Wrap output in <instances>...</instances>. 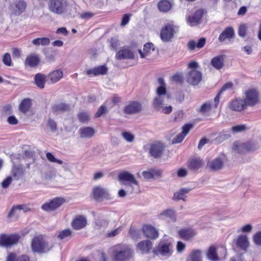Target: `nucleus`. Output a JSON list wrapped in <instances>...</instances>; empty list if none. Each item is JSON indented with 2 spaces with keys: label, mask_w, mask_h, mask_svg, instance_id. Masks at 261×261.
Returning a JSON list of instances; mask_svg holds the SVG:
<instances>
[{
  "label": "nucleus",
  "mask_w": 261,
  "mask_h": 261,
  "mask_svg": "<svg viewBox=\"0 0 261 261\" xmlns=\"http://www.w3.org/2000/svg\"><path fill=\"white\" fill-rule=\"evenodd\" d=\"M191 191V189L188 188H181L179 191L174 193L173 197V200H182L186 201V194L188 193Z\"/></svg>",
  "instance_id": "c9c22d12"
},
{
  "label": "nucleus",
  "mask_w": 261,
  "mask_h": 261,
  "mask_svg": "<svg viewBox=\"0 0 261 261\" xmlns=\"http://www.w3.org/2000/svg\"><path fill=\"white\" fill-rule=\"evenodd\" d=\"M95 133L94 129L91 127H85L80 129V135L82 138H91Z\"/></svg>",
  "instance_id": "79ce46f5"
},
{
  "label": "nucleus",
  "mask_w": 261,
  "mask_h": 261,
  "mask_svg": "<svg viewBox=\"0 0 261 261\" xmlns=\"http://www.w3.org/2000/svg\"><path fill=\"white\" fill-rule=\"evenodd\" d=\"M107 109L106 106H101L98 109L95 114V117L98 118L101 116L103 114L107 112Z\"/></svg>",
  "instance_id": "69168bd1"
},
{
  "label": "nucleus",
  "mask_w": 261,
  "mask_h": 261,
  "mask_svg": "<svg viewBox=\"0 0 261 261\" xmlns=\"http://www.w3.org/2000/svg\"><path fill=\"white\" fill-rule=\"evenodd\" d=\"M87 225L86 217L82 215L75 216L71 223V226L73 229L79 230L84 228Z\"/></svg>",
  "instance_id": "f8f14e48"
},
{
  "label": "nucleus",
  "mask_w": 261,
  "mask_h": 261,
  "mask_svg": "<svg viewBox=\"0 0 261 261\" xmlns=\"http://www.w3.org/2000/svg\"><path fill=\"white\" fill-rule=\"evenodd\" d=\"M142 109V105L137 101H132L124 108V113L126 114H134L139 113Z\"/></svg>",
  "instance_id": "4468645a"
},
{
  "label": "nucleus",
  "mask_w": 261,
  "mask_h": 261,
  "mask_svg": "<svg viewBox=\"0 0 261 261\" xmlns=\"http://www.w3.org/2000/svg\"><path fill=\"white\" fill-rule=\"evenodd\" d=\"M117 60L133 59L134 58V54L128 46L123 47L116 54Z\"/></svg>",
  "instance_id": "a211bd4d"
},
{
  "label": "nucleus",
  "mask_w": 261,
  "mask_h": 261,
  "mask_svg": "<svg viewBox=\"0 0 261 261\" xmlns=\"http://www.w3.org/2000/svg\"><path fill=\"white\" fill-rule=\"evenodd\" d=\"M207 258L211 261H218L219 257L217 252V248L215 246H210L206 253Z\"/></svg>",
  "instance_id": "58836bf2"
},
{
  "label": "nucleus",
  "mask_w": 261,
  "mask_h": 261,
  "mask_svg": "<svg viewBox=\"0 0 261 261\" xmlns=\"http://www.w3.org/2000/svg\"><path fill=\"white\" fill-rule=\"evenodd\" d=\"M206 39L204 38H200L198 42L193 40H190L187 44V47L189 50L192 51L196 48H202L205 44Z\"/></svg>",
  "instance_id": "b1692460"
},
{
  "label": "nucleus",
  "mask_w": 261,
  "mask_h": 261,
  "mask_svg": "<svg viewBox=\"0 0 261 261\" xmlns=\"http://www.w3.org/2000/svg\"><path fill=\"white\" fill-rule=\"evenodd\" d=\"M172 7L171 3L168 0H161L158 4L159 10L163 12H167Z\"/></svg>",
  "instance_id": "a19ab883"
},
{
  "label": "nucleus",
  "mask_w": 261,
  "mask_h": 261,
  "mask_svg": "<svg viewBox=\"0 0 261 261\" xmlns=\"http://www.w3.org/2000/svg\"><path fill=\"white\" fill-rule=\"evenodd\" d=\"M152 242L149 240H145L139 242L137 246V249L142 254H148L152 249Z\"/></svg>",
  "instance_id": "412c9836"
},
{
  "label": "nucleus",
  "mask_w": 261,
  "mask_h": 261,
  "mask_svg": "<svg viewBox=\"0 0 261 261\" xmlns=\"http://www.w3.org/2000/svg\"><path fill=\"white\" fill-rule=\"evenodd\" d=\"M131 16H132V15L129 14H124L123 16L122 20H121V22L120 23L121 26L124 27L125 25H126L129 21Z\"/></svg>",
  "instance_id": "680f3d73"
},
{
  "label": "nucleus",
  "mask_w": 261,
  "mask_h": 261,
  "mask_svg": "<svg viewBox=\"0 0 261 261\" xmlns=\"http://www.w3.org/2000/svg\"><path fill=\"white\" fill-rule=\"evenodd\" d=\"M67 0H49L48 9L56 14H62L66 11L67 7Z\"/></svg>",
  "instance_id": "7ed1b4c3"
},
{
  "label": "nucleus",
  "mask_w": 261,
  "mask_h": 261,
  "mask_svg": "<svg viewBox=\"0 0 261 261\" xmlns=\"http://www.w3.org/2000/svg\"><path fill=\"white\" fill-rule=\"evenodd\" d=\"M143 177L147 179L153 178L154 176H160L161 172L160 170L151 169L149 171H144L142 172Z\"/></svg>",
  "instance_id": "37998d69"
},
{
  "label": "nucleus",
  "mask_w": 261,
  "mask_h": 261,
  "mask_svg": "<svg viewBox=\"0 0 261 261\" xmlns=\"http://www.w3.org/2000/svg\"><path fill=\"white\" fill-rule=\"evenodd\" d=\"M171 80L177 84H182L184 81V77L181 73H177L171 77Z\"/></svg>",
  "instance_id": "8fccbe9b"
},
{
  "label": "nucleus",
  "mask_w": 261,
  "mask_h": 261,
  "mask_svg": "<svg viewBox=\"0 0 261 261\" xmlns=\"http://www.w3.org/2000/svg\"><path fill=\"white\" fill-rule=\"evenodd\" d=\"M53 112L58 113V112H64L68 111L70 110V107L68 104L65 103H60L55 104L51 107Z\"/></svg>",
  "instance_id": "4c0bfd02"
},
{
  "label": "nucleus",
  "mask_w": 261,
  "mask_h": 261,
  "mask_svg": "<svg viewBox=\"0 0 261 261\" xmlns=\"http://www.w3.org/2000/svg\"><path fill=\"white\" fill-rule=\"evenodd\" d=\"M178 234L181 239L185 241H188L196 235V232L192 228L188 227L180 229Z\"/></svg>",
  "instance_id": "4be33fe9"
},
{
  "label": "nucleus",
  "mask_w": 261,
  "mask_h": 261,
  "mask_svg": "<svg viewBox=\"0 0 261 261\" xmlns=\"http://www.w3.org/2000/svg\"><path fill=\"white\" fill-rule=\"evenodd\" d=\"M79 120L82 123H85L89 121V115L86 112H82L79 113L77 115Z\"/></svg>",
  "instance_id": "864d4df0"
},
{
  "label": "nucleus",
  "mask_w": 261,
  "mask_h": 261,
  "mask_svg": "<svg viewBox=\"0 0 261 261\" xmlns=\"http://www.w3.org/2000/svg\"><path fill=\"white\" fill-rule=\"evenodd\" d=\"M154 46L152 43H147L144 45L143 51L141 49L139 50V53L141 58H144L149 56L152 52L154 51Z\"/></svg>",
  "instance_id": "2f4dec72"
},
{
  "label": "nucleus",
  "mask_w": 261,
  "mask_h": 261,
  "mask_svg": "<svg viewBox=\"0 0 261 261\" xmlns=\"http://www.w3.org/2000/svg\"><path fill=\"white\" fill-rule=\"evenodd\" d=\"M6 261H31L30 257L27 254L17 255L15 252L8 253Z\"/></svg>",
  "instance_id": "bb28decb"
},
{
  "label": "nucleus",
  "mask_w": 261,
  "mask_h": 261,
  "mask_svg": "<svg viewBox=\"0 0 261 261\" xmlns=\"http://www.w3.org/2000/svg\"><path fill=\"white\" fill-rule=\"evenodd\" d=\"M212 106L210 102H205L201 105L200 108V112L202 113H205L210 112L212 108Z\"/></svg>",
  "instance_id": "5fc2aeb1"
},
{
  "label": "nucleus",
  "mask_w": 261,
  "mask_h": 261,
  "mask_svg": "<svg viewBox=\"0 0 261 261\" xmlns=\"http://www.w3.org/2000/svg\"><path fill=\"white\" fill-rule=\"evenodd\" d=\"M209 166L212 170H218L222 168L223 162L221 158H218L211 161Z\"/></svg>",
  "instance_id": "c03bdc74"
},
{
  "label": "nucleus",
  "mask_w": 261,
  "mask_h": 261,
  "mask_svg": "<svg viewBox=\"0 0 261 261\" xmlns=\"http://www.w3.org/2000/svg\"><path fill=\"white\" fill-rule=\"evenodd\" d=\"M129 233L130 237L133 239H138L140 238V233L139 230L134 227H131L129 230Z\"/></svg>",
  "instance_id": "bf43d9fd"
},
{
  "label": "nucleus",
  "mask_w": 261,
  "mask_h": 261,
  "mask_svg": "<svg viewBox=\"0 0 261 261\" xmlns=\"http://www.w3.org/2000/svg\"><path fill=\"white\" fill-rule=\"evenodd\" d=\"M46 77L43 74L37 73L34 77L35 83L36 86L40 89H43L45 87Z\"/></svg>",
  "instance_id": "ea45409f"
},
{
  "label": "nucleus",
  "mask_w": 261,
  "mask_h": 261,
  "mask_svg": "<svg viewBox=\"0 0 261 261\" xmlns=\"http://www.w3.org/2000/svg\"><path fill=\"white\" fill-rule=\"evenodd\" d=\"M224 56L220 55L216 56L211 60V65L217 69H221L224 66Z\"/></svg>",
  "instance_id": "7c9ffc66"
},
{
  "label": "nucleus",
  "mask_w": 261,
  "mask_h": 261,
  "mask_svg": "<svg viewBox=\"0 0 261 261\" xmlns=\"http://www.w3.org/2000/svg\"><path fill=\"white\" fill-rule=\"evenodd\" d=\"M247 28L245 24L240 25L238 30V34L240 37H244L246 36Z\"/></svg>",
  "instance_id": "0e129e2a"
},
{
  "label": "nucleus",
  "mask_w": 261,
  "mask_h": 261,
  "mask_svg": "<svg viewBox=\"0 0 261 261\" xmlns=\"http://www.w3.org/2000/svg\"><path fill=\"white\" fill-rule=\"evenodd\" d=\"M166 86L164 85L160 86L157 88L156 93L159 96H162L163 95L166 94Z\"/></svg>",
  "instance_id": "338daca9"
},
{
  "label": "nucleus",
  "mask_w": 261,
  "mask_h": 261,
  "mask_svg": "<svg viewBox=\"0 0 261 261\" xmlns=\"http://www.w3.org/2000/svg\"><path fill=\"white\" fill-rule=\"evenodd\" d=\"M133 250L127 245L117 244L113 247L114 261H127L133 257Z\"/></svg>",
  "instance_id": "f03ea898"
},
{
  "label": "nucleus",
  "mask_w": 261,
  "mask_h": 261,
  "mask_svg": "<svg viewBox=\"0 0 261 261\" xmlns=\"http://www.w3.org/2000/svg\"><path fill=\"white\" fill-rule=\"evenodd\" d=\"M144 236L150 240H154L159 237L158 230L150 224H144L142 227Z\"/></svg>",
  "instance_id": "9d476101"
},
{
  "label": "nucleus",
  "mask_w": 261,
  "mask_h": 261,
  "mask_svg": "<svg viewBox=\"0 0 261 261\" xmlns=\"http://www.w3.org/2000/svg\"><path fill=\"white\" fill-rule=\"evenodd\" d=\"M244 99L247 107H252L257 105L260 101L259 94L255 88H250L245 92Z\"/></svg>",
  "instance_id": "20e7f679"
},
{
  "label": "nucleus",
  "mask_w": 261,
  "mask_h": 261,
  "mask_svg": "<svg viewBox=\"0 0 261 261\" xmlns=\"http://www.w3.org/2000/svg\"><path fill=\"white\" fill-rule=\"evenodd\" d=\"M72 234V231L70 229H65L60 231L58 235V238L62 240L67 237H69Z\"/></svg>",
  "instance_id": "09e8293b"
},
{
  "label": "nucleus",
  "mask_w": 261,
  "mask_h": 261,
  "mask_svg": "<svg viewBox=\"0 0 261 261\" xmlns=\"http://www.w3.org/2000/svg\"><path fill=\"white\" fill-rule=\"evenodd\" d=\"M228 107L231 110L237 112H241L247 107L244 100L241 98L232 100L229 102Z\"/></svg>",
  "instance_id": "dca6fc26"
},
{
  "label": "nucleus",
  "mask_w": 261,
  "mask_h": 261,
  "mask_svg": "<svg viewBox=\"0 0 261 261\" xmlns=\"http://www.w3.org/2000/svg\"><path fill=\"white\" fill-rule=\"evenodd\" d=\"M202 160L200 158H191L188 162V167L192 170L199 169L203 165Z\"/></svg>",
  "instance_id": "c756f323"
},
{
  "label": "nucleus",
  "mask_w": 261,
  "mask_h": 261,
  "mask_svg": "<svg viewBox=\"0 0 261 261\" xmlns=\"http://www.w3.org/2000/svg\"><path fill=\"white\" fill-rule=\"evenodd\" d=\"M50 43L49 39L47 37L35 38L32 41V44L35 46H46Z\"/></svg>",
  "instance_id": "49530a36"
},
{
  "label": "nucleus",
  "mask_w": 261,
  "mask_h": 261,
  "mask_svg": "<svg viewBox=\"0 0 261 261\" xmlns=\"http://www.w3.org/2000/svg\"><path fill=\"white\" fill-rule=\"evenodd\" d=\"M171 243L168 240L161 241L158 246L153 250V252L156 255L170 256L171 254Z\"/></svg>",
  "instance_id": "0eeeda50"
},
{
  "label": "nucleus",
  "mask_w": 261,
  "mask_h": 261,
  "mask_svg": "<svg viewBox=\"0 0 261 261\" xmlns=\"http://www.w3.org/2000/svg\"><path fill=\"white\" fill-rule=\"evenodd\" d=\"M12 181V178L11 176H8L5 178L2 182V186L3 188H8Z\"/></svg>",
  "instance_id": "774afa93"
},
{
  "label": "nucleus",
  "mask_w": 261,
  "mask_h": 261,
  "mask_svg": "<svg viewBox=\"0 0 261 261\" xmlns=\"http://www.w3.org/2000/svg\"><path fill=\"white\" fill-rule=\"evenodd\" d=\"M187 261H202L201 251L199 249L192 250L187 259Z\"/></svg>",
  "instance_id": "e433bc0d"
},
{
  "label": "nucleus",
  "mask_w": 261,
  "mask_h": 261,
  "mask_svg": "<svg viewBox=\"0 0 261 261\" xmlns=\"http://www.w3.org/2000/svg\"><path fill=\"white\" fill-rule=\"evenodd\" d=\"M236 245L240 249L246 250L249 245L247 236L245 235L240 236L236 240Z\"/></svg>",
  "instance_id": "72a5a7b5"
},
{
  "label": "nucleus",
  "mask_w": 261,
  "mask_h": 261,
  "mask_svg": "<svg viewBox=\"0 0 261 261\" xmlns=\"http://www.w3.org/2000/svg\"><path fill=\"white\" fill-rule=\"evenodd\" d=\"M65 202V198L63 197H56L48 202L43 204L41 208L46 212L54 211L60 207Z\"/></svg>",
  "instance_id": "6e6552de"
},
{
  "label": "nucleus",
  "mask_w": 261,
  "mask_h": 261,
  "mask_svg": "<svg viewBox=\"0 0 261 261\" xmlns=\"http://www.w3.org/2000/svg\"><path fill=\"white\" fill-rule=\"evenodd\" d=\"M246 130V126L245 124L238 125L231 127V130L234 133L244 132Z\"/></svg>",
  "instance_id": "4d7b16f0"
},
{
  "label": "nucleus",
  "mask_w": 261,
  "mask_h": 261,
  "mask_svg": "<svg viewBox=\"0 0 261 261\" xmlns=\"http://www.w3.org/2000/svg\"><path fill=\"white\" fill-rule=\"evenodd\" d=\"M47 125L50 128L51 130L55 132L57 129V123L52 119L49 118L47 122Z\"/></svg>",
  "instance_id": "13d9d810"
},
{
  "label": "nucleus",
  "mask_w": 261,
  "mask_h": 261,
  "mask_svg": "<svg viewBox=\"0 0 261 261\" xmlns=\"http://www.w3.org/2000/svg\"><path fill=\"white\" fill-rule=\"evenodd\" d=\"M2 61L3 63L7 66L13 65L10 54L8 53H6L3 55Z\"/></svg>",
  "instance_id": "3c124183"
},
{
  "label": "nucleus",
  "mask_w": 261,
  "mask_h": 261,
  "mask_svg": "<svg viewBox=\"0 0 261 261\" xmlns=\"http://www.w3.org/2000/svg\"><path fill=\"white\" fill-rule=\"evenodd\" d=\"M203 11L201 10H197L192 15L189 16L188 21L191 25H194L198 24L203 16Z\"/></svg>",
  "instance_id": "cd10ccee"
},
{
  "label": "nucleus",
  "mask_w": 261,
  "mask_h": 261,
  "mask_svg": "<svg viewBox=\"0 0 261 261\" xmlns=\"http://www.w3.org/2000/svg\"><path fill=\"white\" fill-rule=\"evenodd\" d=\"M32 100L29 98L23 99L19 105V111L23 113L26 114L30 110L32 106Z\"/></svg>",
  "instance_id": "473e14b6"
},
{
  "label": "nucleus",
  "mask_w": 261,
  "mask_h": 261,
  "mask_svg": "<svg viewBox=\"0 0 261 261\" xmlns=\"http://www.w3.org/2000/svg\"><path fill=\"white\" fill-rule=\"evenodd\" d=\"M40 62V58L38 55L31 53L28 55L24 61V65L34 68L37 67Z\"/></svg>",
  "instance_id": "aec40b11"
},
{
  "label": "nucleus",
  "mask_w": 261,
  "mask_h": 261,
  "mask_svg": "<svg viewBox=\"0 0 261 261\" xmlns=\"http://www.w3.org/2000/svg\"><path fill=\"white\" fill-rule=\"evenodd\" d=\"M118 178L121 181H128L130 184L138 185V182L134 176L127 171H122L118 174Z\"/></svg>",
  "instance_id": "393cba45"
},
{
  "label": "nucleus",
  "mask_w": 261,
  "mask_h": 261,
  "mask_svg": "<svg viewBox=\"0 0 261 261\" xmlns=\"http://www.w3.org/2000/svg\"><path fill=\"white\" fill-rule=\"evenodd\" d=\"M122 136L127 142H132L134 140V136L129 132H124L122 133Z\"/></svg>",
  "instance_id": "6e6d98bb"
},
{
  "label": "nucleus",
  "mask_w": 261,
  "mask_h": 261,
  "mask_svg": "<svg viewBox=\"0 0 261 261\" xmlns=\"http://www.w3.org/2000/svg\"><path fill=\"white\" fill-rule=\"evenodd\" d=\"M121 227H119L112 231L108 232L107 234V237L112 238L116 236L121 232Z\"/></svg>",
  "instance_id": "052dcab7"
},
{
  "label": "nucleus",
  "mask_w": 261,
  "mask_h": 261,
  "mask_svg": "<svg viewBox=\"0 0 261 261\" xmlns=\"http://www.w3.org/2000/svg\"><path fill=\"white\" fill-rule=\"evenodd\" d=\"M164 150V146L160 142H156L150 145L149 153L154 158H160Z\"/></svg>",
  "instance_id": "f3484780"
},
{
  "label": "nucleus",
  "mask_w": 261,
  "mask_h": 261,
  "mask_svg": "<svg viewBox=\"0 0 261 261\" xmlns=\"http://www.w3.org/2000/svg\"><path fill=\"white\" fill-rule=\"evenodd\" d=\"M108 68L105 65H100L97 67H95L93 68L88 69L86 71V74L88 75H93L94 76L105 75L107 73Z\"/></svg>",
  "instance_id": "5701e85b"
},
{
  "label": "nucleus",
  "mask_w": 261,
  "mask_h": 261,
  "mask_svg": "<svg viewBox=\"0 0 261 261\" xmlns=\"http://www.w3.org/2000/svg\"><path fill=\"white\" fill-rule=\"evenodd\" d=\"M235 33L233 28L232 27L226 28L220 34L218 40L220 42H223L225 40L231 41L234 38Z\"/></svg>",
  "instance_id": "6ab92c4d"
},
{
  "label": "nucleus",
  "mask_w": 261,
  "mask_h": 261,
  "mask_svg": "<svg viewBox=\"0 0 261 261\" xmlns=\"http://www.w3.org/2000/svg\"><path fill=\"white\" fill-rule=\"evenodd\" d=\"M163 104V97L159 96L154 98L152 103L153 108L157 110H159L162 108Z\"/></svg>",
  "instance_id": "de8ad7c7"
},
{
  "label": "nucleus",
  "mask_w": 261,
  "mask_h": 261,
  "mask_svg": "<svg viewBox=\"0 0 261 261\" xmlns=\"http://www.w3.org/2000/svg\"><path fill=\"white\" fill-rule=\"evenodd\" d=\"M175 33V26L172 23L166 24L161 30L160 37L164 41H169L173 38Z\"/></svg>",
  "instance_id": "1a4fd4ad"
},
{
  "label": "nucleus",
  "mask_w": 261,
  "mask_h": 261,
  "mask_svg": "<svg viewBox=\"0 0 261 261\" xmlns=\"http://www.w3.org/2000/svg\"><path fill=\"white\" fill-rule=\"evenodd\" d=\"M159 216L164 218H168L173 222L176 221L175 212L174 210L170 208L163 211Z\"/></svg>",
  "instance_id": "a18cd8bd"
},
{
  "label": "nucleus",
  "mask_w": 261,
  "mask_h": 261,
  "mask_svg": "<svg viewBox=\"0 0 261 261\" xmlns=\"http://www.w3.org/2000/svg\"><path fill=\"white\" fill-rule=\"evenodd\" d=\"M31 247L34 253H45L50 251L54 247L53 244H49L42 234L36 235L32 239Z\"/></svg>",
  "instance_id": "f257e3e1"
},
{
  "label": "nucleus",
  "mask_w": 261,
  "mask_h": 261,
  "mask_svg": "<svg viewBox=\"0 0 261 261\" xmlns=\"http://www.w3.org/2000/svg\"><path fill=\"white\" fill-rule=\"evenodd\" d=\"M253 239L255 244L261 246V231L257 232Z\"/></svg>",
  "instance_id": "e2e57ef3"
},
{
  "label": "nucleus",
  "mask_w": 261,
  "mask_h": 261,
  "mask_svg": "<svg viewBox=\"0 0 261 261\" xmlns=\"http://www.w3.org/2000/svg\"><path fill=\"white\" fill-rule=\"evenodd\" d=\"M92 196L96 201H101L103 199L110 198L107 190L100 186H95L93 188Z\"/></svg>",
  "instance_id": "ddd939ff"
},
{
  "label": "nucleus",
  "mask_w": 261,
  "mask_h": 261,
  "mask_svg": "<svg viewBox=\"0 0 261 261\" xmlns=\"http://www.w3.org/2000/svg\"><path fill=\"white\" fill-rule=\"evenodd\" d=\"M233 149L239 153H243L255 150L256 147L253 142L248 141L240 144H235Z\"/></svg>",
  "instance_id": "2eb2a0df"
},
{
  "label": "nucleus",
  "mask_w": 261,
  "mask_h": 261,
  "mask_svg": "<svg viewBox=\"0 0 261 261\" xmlns=\"http://www.w3.org/2000/svg\"><path fill=\"white\" fill-rule=\"evenodd\" d=\"M29 205L28 204H22L14 205L8 213L7 217L10 218L13 216L15 214L16 210H22L24 213L30 212L31 209L29 206Z\"/></svg>",
  "instance_id": "c85d7f7f"
},
{
  "label": "nucleus",
  "mask_w": 261,
  "mask_h": 261,
  "mask_svg": "<svg viewBox=\"0 0 261 261\" xmlns=\"http://www.w3.org/2000/svg\"><path fill=\"white\" fill-rule=\"evenodd\" d=\"M63 72L61 69L54 70L47 75V81L50 84H54L58 82L63 77Z\"/></svg>",
  "instance_id": "a878e982"
},
{
  "label": "nucleus",
  "mask_w": 261,
  "mask_h": 261,
  "mask_svg": "<svg viewBox=\"0 0 261 261\" xmlns=\"http://www.w3.org/2000/svg\"><path fill=\"white\" fill-rule=\"evenodd\" d=\"M186 78L189 84L196 86L202 80V73L197 70L192 69L188 72Z\"/></svg>",
  "instance_id": "9b49d317"
},
{
  "label": "nucleus",
  "mask_w": 261,
  "mask_h": 261,
  "mask_svg": "<svg viewBox=\"0 0 261 261\" xmlns=\"http://www.w3.org/2000/svg\"><path fill=\"white\" fill-rule=\"evenodd\" d=\"M194 127L192 123H186L182 127L181 133L186 137L190 132V130Z\"/></svg>",
  "instance_id": "603ef678"
},
{
  "label": "nucleus",
  "mask_w": 261,
  "mask_h": 261,
  "mask_svg": "<svg viewBox=\"0 0 261 261\" xmlns=\"http://www.w3.org/2000/svg\"><path fill=\"white\" fill-rule=\"evenodd\" d=\"M20 238V236L17 233H2L0 235V246L8 247L16 245Z\"/></svg>",
  "instance_id": "39448f33"
},
{
  "label": "nucleus",
  "mask_w": 261,
  "mask_h": 261,
  "mask_svg": "<svg viewBox=\"0 0 261 261\" xmlns=\"http://www.w3.org/2000/svg\"><path fill=\"white\" fill-rule=\"evenodd\" d=\"M12 174L13 176L18 180L23 176L24 173V169L22 165H14L12 169Z\"/></svg>",
  "instance_id": "f704fd0d"
},
{
  "label": "nucleus",
  "mask_w": 261,
  "mask_h": 261,
  "mask_svg": "<svg viewBox=\"0 0 261 261\" xmlns=\"http://www.w3.org/2000/svg\"><path fill=\"white\" fill-rule=\"evenodd\" d=\"M27 6L24 1L16 0L9 5V9L13 15L19 16L25 11Z\"/></svg>",
  "instance_id": "423d86ee"
}]
</instances>
